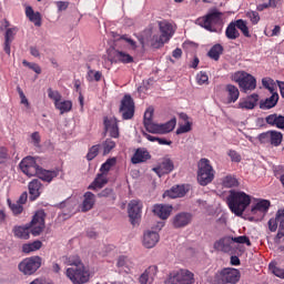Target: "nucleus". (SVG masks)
<instances>
[{
  "label": "nucleus",
  "instance_id": "nucleus-1",
  "mask_svg": "<svg viewBox=\"0 0 284 284\" xmlns=\"http://www.w3.org/2000/svg\"><path fill=\"white\" fill-rule=\"evenodd\" d=\"M43 230H45V212L40 210L36 212L29 224L26 226H16L13 229V234L17 239L28 241V239H30V233L32 236H41Z\"/></svg>",
  "mask_w": 284,
  "mask_h": 284
},
{
  "label": "nucleus",
  "instance_id": "nucleus-2",
  "mask_svg": "<svg viewBox=\"0 0 284 284\" xmlns=\"http://www.w3.org/2000/svg\"><path fill=\"white\" fill-rule=\"evenodd\" d=\"M229 209L235 216H243V212L250 207L252 196L243 191L231 190L226 199Z\"/></svg>",
  "mask_w": 284,
  "mask_h": 284
},
{
  "label": "nucleus",
  "instance_id": "nucleus-3",
  "mask_svg": "<svg viewBox=\"0 0 284 284\" xmlns=\"http://www.w3.org/2000/svg\"><path fill=\"white\" fill-rule=\"evenodd\" d=\"M197 183L200 185H210L214 181V169L210 164V160L201 159L197 164Z\"/></svg>",
  "mask_w": 284,
  "mask_h": 284
},
{
  "label": "nucleus",
  "instance_id": "nucleus-4",
  "mask_svg": "<svg viewBox=\"0 0 284 284\" xmlns=\"http://www.w3.org/2000/svg\"><path fill=\"white\" fill-rule=\"evenodd\" d=\"M221 17H223V13L214 10L209 12L206 16L197 18L195 23L209 32H216V28L214 26H217V23L221 22Z\"/></svg>",
  "mask_w": 284,
  "mask_h": 284
},
{
  "label": "nucleus",
  "instance_id": "nucleus-5",
  "mask_svg": "<svg viewBox=\"0 0 284 284\" xmlns=\"http://www.w3.org/2000/svg\"><path fill=\"white\" fill-rule=\"evenodd\" d=\"M194 273L190 270L180 268L171 272L166 280V284H194Z\"/></svg>",
  "mask_w": 284,
  "mask_h": 284
},
{
  "label": "nucleus",
  "instance_id": "nucleus-6",
  "mask_svg": "<svg viewBox=\"0 0 284 284\" xmlns=\"http://www.w3.org/2000/svg\"><path fill=\"white\" fill-rule=\"evenodd\" d=\"M42 262L43 260L39 255L26 257L19 263L18 270L24 276H32L41 267Z\"/></svg>",
  "mask_w": 284,
  "mask_h": 284
},
{
  "label": "nucleus",
  "instance_id": "nucleus-7",
  "mask_svg": "<svg viewBox=\"0 0 284 284\" xmlns=\"http://www.w3.org/2000/svg\"><path fill=\"white\" fill-rule=\"evenodd\" d=\"M65 276L73 284H84L90 281V271L85 270V265L82 264L73 268H67Z\"/></svg>",
  "mask_w": 284,
  "mask_h": 284
},
{
  "label": "nucleus",
  "instance_id": "nucleus-8",
  "mask_svg": "<svg viewBox=\"0 0 284 284\" xmlns=\"http://www.w3.org/2000/svg\"><path fill=\"white\" fill-rule=\"evenodd\" d=\"M233 79L235 83L240 85L242 92H252L253 90H256V78L245 71L236 72Z\"/></svg>",
  "mask_w": 284,
  "mask_h": 284
},
{
  "label": "nucleus",
  "instance_id": "nucleus-9",
  "mask_svg": "<svg viewBox=\"0 0 284 284\" xmlns=\"http://www.w3.org/2000/svg\"><path fill=\"white\" fill-rule=\"evenodd\" d=\"M119 112L122 114L123 121L134 119V100L132 95L125 94L120 103Z\"/></svg>",
  "mask_w": 284,
  "mask_h": 284
},
{
  "label": "nucleus",
  "instance_id": "nucleus-10",
  "mask_svg": "<svg viewBox=\"0 0 284 284\" xmlns=\"http://www.w3.org/2000/svg\"><path fill=\"white\" fill-rule=\"evenodd\" d=\"M40 168L41 166L37 164V160H34L32 156H27L20 162V170L27 176H37Z\"/></svg>",
  "mask_w": 284,
  "mask_h": 284
},
{
  "label": "nucleus",
  "instance_id": "nucleus-11",
  "mask_svg": "<svg viewBox=\"0 0 284 284\" xmlns=\"http://www.w3.org/2000/svg\"><path fill=\"white\" fill-rule=\"evenodd\" d=\"M141 210H143V203L139 200H132L129 203L128 212L131 224L136 225L141 219Z\"/></svg>",
  "mask_w": 284,
  "mask_h": 284
},
{
  "label": "nucleus",
  "instance_id": "nucleus-12",
  "mask_svg": "<svg viewBox=\"0 0 284 284\" xmlns=\"http://www.w3.org/2000/svg\"><path fill=\"white\" fill-rule=\"evenodd\" d=\"M261 143H271L273 148H278L283 143V133L278 131H268L260 134Z\"/></svg>",
  "mask_w": 284,
  "mask_h": 284
},
{
  "label": "nucleus",
  "instance_id": "nucleus-13",
  "mask_svg": "<svg viewBox=\"0 0 284 284\" xmlns=\"http://www.w3.org/2000/svg\"><path fill=\"white\" fill-rule=\"evenodd\" d=\"M214 250H217L219 252H224L226 254H230V252H234V237L232 236H224L220 240H217L214 245Z\"/></svg>",
  "mask_w": 284,
  "mask_h": 284
},
{
  "label": "nucleus",
  "instance_id": "nucleus-14",
  "mask_svg": "<svg viewBox=\"0 0 284 284\" xmlns=\"http://www.w3.org/2000/svg\"><path fill=\"white\" fill-rule=\"evenodd\" d=\"M158 176H163V174H170L174 172V162L170 158H163L158 166L152 169Z\"/></svg>",
  "mask_w": 284,
  "mask_h": 284
},
{
  "label": "nucleus",
  "instance_id": "nucleus-15",
  "mask_svg": "<svg viewBox=\"0 0 284 284\" xmlns=\"http://www.w3.org/2000/svg\"><path fill=\"white\" fill-rule=\"evenodd\" d=\"M176 128V118L171 119L170 121L163 124H155L151 134H169Z\"/></svg>",
  "mask_w": 284,
  "mask_h": 284
},
{
  "label": "nucleus",
  "instance_id": "nucleus-16",
  "mask_svg": "<svg viewBox=\"0 0 284 284\" xmlns=\"http://www.w3.org/2000/svg\"><path fill=\"white\" fill-rule=\"evenodd\" d=\"M104 130L110 133L112 139H119V121L116 118H104Z\"/></svg>",
  "mask_w": 284,
  "mask_h": 284
},
{
  "label": "nucleus",
  "instance_id": "nucleus-17",
  "mask_svg": "<svg viewBox=\"0 0 284 284\" xmlns=\"http://www.w3.org/2000/svg\"><path fill=\"white\" fill-rule=\"evenodd\" d=\"M190 223H192V214L190 213H178L173 217V226L175 229L186 227V225H190Z\"/></svg>",
  "mask_w": 284,
  "mask_h": 284
},
{
  "label": "nucleus",
  "instance_id": "nucleus-18",
  "mask_svg": "<svg viewBox=\"0 0 284 284\" xmlns=\"http://www.w3.org/2000/svg\"><path fill=\"white\" fill-rule=\"evenodd\" d=\"M153 214L165 221L170 219V214H172V206L166 204H155L153 206Z\"/></svg>",
  "mask_w": 284,
  "mask_h": 284
},
{
  "label": "nucleus",
  "instance_id": "nucleus-19",
  "mask_svg": "<svg viewBox=\"0 0 284 284\" xmlns=\"http://www.w3.org/2000/svg\"><path fill=\"white\" fill-rule=\"evenodd\" d=\"M160 28V32L162 38H165V41H170L172 37H174V27L172 23L168 22L166 20H162L158 22Z\"/></svg>",
  "mask_w": 284,
  "mask_h": 284
},
{
  "label": "nucleus",
  "instance_id": "nucleus-20",
  "mask_svg": "<svg viewBox=\"0 0 284 284\" xmlns=\"http://www.w3.org/2000/svg\"><path fill=\"white\" fill-rule=\"evenodd\" d=\"M30 201H37L41 196V190H43V184L40 180H32L29 185Z\"/></svg>",
  "mask_w": 284,
  "mask_h": 284
},
{
  "label": "nucleus",
  "instance_id": "nucleus-21",
  "mask_svg": "<svg viewBox=\"0 0 284 284\" xmlns=\"http://www.w3.org/2000/svg\"><path fill=\"white\" fill-rule=\"evenodd\" d=\"M225 93H226V103H236L239 98L241 97V91L234 84H226L225 85Z\"/></svg>",
  "mask_w": 284,
  "mask_h": 284
},
{
  "label": "nucleus",
  "instance_id": "nucleus-22",
  "mask_svg": "<svg viewBox=\"0 0 284 284\" xmlns=\"http://www.w3.org/2000/svg\"><path fill=\"white\" fill-rule=\"evenodd\" d=\"M267 125L272 128H277L278 130H284V115L272 113L265 118Z\"/></svg>",
  "mask_w": 284,
  "mask_h": 284
},
{
  "label": "nucleus",
  "instance_id": "nucleus-23",
  "mask_svg": "<svg viewBox=\"0 0 284 284\" xmlns=\"http://www.w3.org/2000/svg\"><path fill=\"white\" fill-rule=\"evenodd\" d=\"M159 240H160L159 233L154 231H149L144 233L143 245L148 250H152V247L156 246V243H159Z\"/></svg>",
  "mask_w": 284,
  "mask_h": 284
},
{
  "label": "nucleus",
  "instance_id": "nucleus-24",
  "mask_svg": "<svg viewBox=\"0 0 284 284\" xmlns=\"http://www.w3.org/2000/svg\"><path fill=\"white\" fill-rule=\"evenodd\" d=\"M36 176L45 183H52V181L59 176V171L44 170L40 166Z\"/></svg>",
  "mask_w": 284,
  "mask_h": 284
},
{
  "label": "nucleus",
  "instance_id": "nucleus-25",
  "mask_svg": "<svg viewBox=\"0 0 284 284\" xmlns=\"http://www.w3.org/2000/svg\"><path fill=\"white\" fill-rule=\"evenodd\" d=\"M118 45L120 48H125L126 50H136V41L128 34H122L116 39Z\"/></svg>",
  "mask_w": 284,
  "mask_h": 284
},
{
  "label": "nucleus",
  "instance_id": "nucleus-26",
  "mask_svg": "<svg viewBox=\"0 0 284 284\" xmlns=\"http://www.w3.org/2000/svg\"><path fill=\"white\" fill-rule=\"evenodd\" d=\"M256 103H258V94L253 93L247 99L241 100L239 102V108L241 110H254L256 108Z\"/></svg>",
  "mask_w": 284,
  "mask_h": 284
},
{
  "label": "nucleus",
  "instance_id": "nucleus-27",
  "mask_svg": "<svg viewBox=\"0 0 284 284\" xmlns=\"http://www.w3.org/2000/svg\"><path fill=\"white\" fill-rule=\"evenodd\" d=\"M278 99V93H273L271 97L260 101V109L272 110V108H276Z\"/></svg>",
  "mask_w": 284,
  "mask_h": 284
},
{
  "label": "nucleus",
  "instance_id": "nucleus-28",
  "mask_svg": "<svg viewBox=\"0 0 284 284\" xmlns=\"http://www.w3.org/2000/svg\"><path fill=\"white\" fill-rule=\"evenodd\" d=\"M16 34H17L16 28L7 29L6 34H4V47H3L6 54H10L11 45H12V42L14 41Z\"/></svg>",
  "mask_w": 284,
  "mask_h": 284
},
{
  "label": "nucleus",
  "instance_id": "nucleus-29",
  "mask_svg": "<svg viewBox=\"0 0 284 284\" xmlns=\"http://www.w3.org/2000/svg\"><path fill=\"white\" fill-rule=\"evenodd\" d=\"M185 194H187V189H185V185H176L171 190L165 191L164 196H169V199H182V196Z\"/></svg>",
  "mask_w": 284,
  "mask_h": 284
},
{
  "label": "nucleus",
  "instance_id": "nucleus-30",
  "mask_svg": "<svg viewBox=\"0 0 284 284\" xmlns=\"http://www.w3.org/2000/svg\"><path fill=\"white\" fill-rule=\"evenodd\" d=\"M113 59L118 63H134V58L130 55V53H126L125 51L115 50L113 52Z\"/></svg>",
  "mask_w": 284,
  "mask_h": 284
},
{
  "label": "nucleus",
  "instance_id": "nucleus-31",
  "mask_svg": "<svg viewBox=\"0 0 284 284\" xmlns=\"http://www.w3.org/2000/svg\"><path fill=\"white\" fill-rule=\"evenodd\" d=\"M154 116V109L153 108H149L146 109V111L144 112V119H143V123H144V128L146 130V132H151L154 130L155 125L154 122L152 121Z\"/></svg>",
  "mask_w": 284,
  "mask_h": 284
},
{
  "label": "nucleus",
  "instance_id": "nucleus-32",
  "mask_svg": "<svg viewBox=\"0 0 284 284\" xmlns=\"http://www.w3.org/2000/svg\"><path fill=\"white\" fill-rule=\"evenodd\" d=\"M271 205L272 203L270 200H260L254 206H252L251 212L252 214H258V212L262 214H267Z\"/></svg>",
  "mask_w": 284,
  "mask_h": 284
},
{
  "label": "nucleus",
  "instance_id": "nucleus-33",
  "mask_svg": "<svg viewBox=\"0 0 284 284\" xmlns=\"http://www.w3.org/2000/svg\"><path fill=\"white\" fill-rule=\"evenodd\" d=\"M148 160H150V152L143 149H138L131 159V163L136 165L139 163H145Z\"/></svg>",
  "mask_w": 284,
  "mask_h": 284
},
{
  "label": "nucleus",
  "instance_id": "nucleus-34",
  "mask_svg": "<svg viewBox=\"0 0 284 284\" xmlns=\"http://www.w3.org/2000/svg\"><path fill=\"white\" fill-rule=\"evenodd\" d=\"M226 284H236L241 281V271L237 268H224Z\"/></svg>",
  "mask_w": 284,
  "mask_h": 284
},
{
  "label": "nucleus",
  "instance_id": "nucleus-35",
  "mask_svg": "<svg viewBox=\"0 0 284 284\" xmlns=\"http://www.w3.org/2000/svg\"><path fill=\"white\" fill-rule=\"evenodd\" d=\"M94 203H97L94 193L85 192L81 209L82 212H90L94 207Z\"/></svg>",
  "mask_w": 284,
  "mask_h": 284
},
{
  "label": "nucleus",
  "instance_id": "nucleus-36",
  "mask_svg": "<svg viewBox=\"0 0 284 284\" xmlns=\"http://www.w3.org/2000/svg\"><path fill=\"white\" fill-rule=\"evenodd\" d=\"M26 17L31 21V23H34L37 28H41V13L34 12V9L32 7L26 8Z\"/></svg>",
  "mask_w": 284,
  "mask_h": 284
},
{
  "label": "nucleus",
  "instance_id": "nucleus-37",
  "mask_svg": "<svg viewBox=\"0 0 284 284\" xmlns=\"http://www.w3.org/2000/svg\"><path fill=\"white\" fill-rule=\"evenodd\" d=\"M104 185H108V175L105 173H98L94 181L89 185V190H101Z\"/></svg>",
  "mask_w": 284,
  "mask_h": 284
},
{
  "label": "nucleus",
  "instance_id": "nucleus-38",
  "mask_svg": "<svg viewBox=\"0 0 284 284\" xmlns=\"http://www.w3.org/2000/svg\"><path fill=\"white\" fill-rule=\"evenodd\" d=\"M236 21H232L225 30V37L226 39H230L231 41H235V39H239L241 37V32L236 29Z\"/></svg>",
  "mask_w": 284,
  "mask_h": 284
},
{
  "label": "nucleus",
  "instance_id": "nucleus-39",
  "mask_svg": "<svg viewBox=\"0 0 284 284\" xmlns=\"http://www.w3.org/2000/svg\"><path fill=\"white\" fill-rule=\"evenodd\" d=\"M224 48L221 45V43L214 44L207 52V58L212 59L213 61H219L221 59V54L224 52Z\"/></svg>",
  "mask_w": 284,
  "mask_h": 284
},
{
  "label": "nucleus",
  "instance_id": "nucleus-40",
  "mask_svg": "<svg viewBox=\"0 0 284 284\" xmlns=\"http://www.w3.org/2000/svg\"><path fill=\"white\" fill-rule=\"evenodd\" d=\"M43 247V242L42 241H34L32 243H27L22 245V252L23 254H30L32 252H37Z\"/></svg>",
  "mask_w": 284,
  "mask_h": 284
},
{
  "label": "nucleus",
  "instance_id": "nucleus-41",
  "mask_svg": "<svg viewBox=\"0 0 284 284\" xmlns=\"http://www.w3.org/2000/svg\"><path fill=\"white\" fill-rule=\"evenodd\" d=\"M150 45L154 48L155 50H159V48H163L165 43H168L169 40H165L162 34H153L150 40H148Z\"/></svg>",
  "mask_w": 284,
  "mask_h": 284
},
{
  "label": "nucleus",
  "instance_id": "nucleus-42",
  "mask_svg": "<svg viewBox=\"0 0 284 284\" xmlns=\"http://www.w3.org/2000/svg\"><path fill=\"white\" fill-rule=\"evenodd\" d=\"M64 265H68L69 268H74L83 265L81 257L79 255H69L64 256Z\"/></svg>",
  "mask_w": 284,
  "mask_h": 284
},
{
  "label": "nucleus",
  "instance_id": "nucleus-43",
  "mask_svg": "<svg viewBox=\"0 0 284 284\" xmlns=\"http://www.w3.org/2000/svg\"><path fill=\"white\" fill-rule=\"evenodd\" d=\"M55 110H59L60 114H67L68 112H72V101L63 100L59 101L54 105Z\"/></svg>",
  "mask_w": 284,
  "mask_h": 284
},
{
  "label": "nucleus",
  "instance_id": "nucleus-44",
  "mask_svg": "<svg viewBox=\"0 0 284 284\" xmlns=\"http://www.w3.org/2000/svg\"><path fill=\"white\" fill-rule=\"evenodd\" d=\"M235 26L239 31L242 32L246 39H252V33H250V27H247V21L243 19L235 20Z\"/></svg>",
  "mask_w": 284,
  "mask_h": 284
},
{
  "label": "nucleus",
  "instance_id": "nucleus-45",
  "mask_svg": "<svg viewBox=\"0 0 284 284\" xmlns=\"http://www.w3.org/2000/svg\"><path fill=\"white\" fill-rule=\"evenodd\" d=\"M211 284H227L225 268L217 271L214 276L210 278Z\"/></svg>",
  "mask_w": 284,
  "mask_h": 284
},
{
  "label": "nucleus",
  "instance_id": "nucleus-46",
  "mask_svg": "<svg viewBox=\"0 0 284 284\" xmlns=\"http://www.w3.org/2000/svg\"><path fill=\"white\" fill-rule=\"evenodd\" d=\"M114 165H116V158L108 159L100 168L101 174L108 175V172H110Z\"/></svg>",
  "mask_w": 284,
  "mask_h": 284
},
{
  "label": "nucleus",
  "instance_id": "nucleus-47",
  "mask_svg": "<svg viewBox=\"0 0 284 284\" xmlns=\"http://www.w3.org/2000/svg\"><path fill=\"white\" fill-rule=\"evenodd\" d=\"M100 150H101V144L92 145L87 153V156H85L87 161H94V159L99 156Z\"/></svg>",
  "mask_w": 284,
  "mask_h": 284
},
{
  "label": "nucleus",
  "instance_id": "nucleus-48",
  "mask_svg": "<svg viewBox=\"0 0 284 284\" xmlns=\"http://www.w3.org/2000/svg\"><path fill=\"white\" fill-rule=\"evenodd\" d=\"M222 185L224 187H239V180L235 176L226 175L222 181Z\"/></svg>",
  "mask_w": 284,
  "mask_h": 284
},
{
  "label": "nucleus",
  "instance_id": "nucleus-49",
  "mask_svg": "<svg viewBox=\"0 0 284 284\" xmlns=\"http://www.w3.org/2000/svg\"><path fill=\"white\" fill-rule=\"evenodd\" d=\"M88 81H101V79H103V73L101 71H95L90 69L89 67V71H88V75H87Z\"/></svg>",
  "mask_w": 284,
  "mask_h": 284
},
{
  "label": "nucleus",
  "instance_id": "nucleus-50",
  "mask_svg": "<svg viewBox=\"0 0 284 284\" xmlns=\"http://www.w3.org/2000/svg\"><path fill=\"white\" fill-rule=\"evenodd\" d=\"M102 148H103V155L105 156V154H110V152H112V150L116 148V143L110 139H106L102 143Z\"/></svg>",
  "mask_w": 284,
  "mask_h": 284
},
{
  "label": "nucleus",
  "instance_id": "nucleus-51",
  "mask_svg": "<svg viewBox=\"0 0 284 284\" xmlns=\"http://www.w3.org/2000/svg\"><path fill=\"white\" fill-rule=\"evenodd\" d=\"M8 203H9V207H10L12 214H14V216H19V214H21L23 212V204H20L19 202L11 203L10 200H8Z\"/></svg>",
  "mask_w": 284,
  "mask_h": 284
},
{
  "label": "nucleus",
  "instance_id": "nucleus-52",
  "mask_svg": "<svg viewBox=\"0 0 284 284\" xmlns=\"http://www.w3.org/2000/svg\"><path fill=\"white\" fill-rule=\"evenodd\" d=\"M48 97L51 99V101H53L54 105H57V103L62 99L61 93L59 91L52 90V88L48 89Z\"/></svg>",
  "mask_w": 284,
  "mask_h": 284
},
{
  "label": "nucleus",
  "instance_id": "nucleus-53",
  "mask_svg": "<svg viewBox=\"0 0 284 284\" xmlns=\"http://www.w3.org/2000/svg\"><path fill=\"white\" fill-rule=\"evenodd\" d=\"M233 243H239L240 245H247V247H252V241H250V237L246 235L233 237Z\"/></svg>",
  "mask_w": 284,
  "mask_h": 284
},
{
  "label": "nucleus",
  "instance_id": "nucleus-54",
  "mask_svg": "<svg viewBox=\"0 0 284 284\" xmlns=\"http://www.w3.org/2000/svg\"><path fill=\"white\" fill-rule=\"evenodd\" d=\"M247 19H250L253 26H256L261 21V16L256 11H248L246 13Z\"/></svg>",
  "mask_w": 284,
  "mask_h": 284
},
{
  "label": "nucleus",
  "instance_id": "nucleus-55",
  "mask_svg": "<svg viewBox=\"0 0 284 284\" xmlns=\"http://www.w3.org/2000/svg\"><path fill=\"white\" fill-rule=\"evenodd\" d=\"M22 65L30 68V70H33V72H36V74H41V67L37 63H32V62H28V60H23Z\"/></svg>",
  "mask_w": 284,
  "mask_h": 284
},
{
  "label": "nucleus",
  "instance_id": "nucleus-56",
  "mask_svg": "<svg viewBox=\"0 0 284 284\" xmlns=\"http://www.w3.org/2000/svg\"><path fill=\"white\" fill-rule=\"evenodd\" d=\"M196 81L199 85H205V83H209L210 77H207L206 72L201 71L196 77Z\"/></svg>",
  "mask_w": 284,
  "mask_h": 284
},
{
  "label": "nucleus",
  "instance_id": "nucleus-57",
  "mask_svg": "<svg viewBox=\"0 0 284 284\" xmlns=\"http://www.w3.org/2000/svg\"><path fill=\"white\" fill-rule=\"evenodd\" d=\"M186 132H192V123L191 122H186L183 125H180L176 129V134H186Z\"/></svg>",
  "mask_w": 284,
  "mask_h": 284
},
{
  "label": "nucleus",
  "instance_id": "nucleus-58",
  "mask_svg": "<svg viewBox=\"0 0 284 284\" xmlns=\"http://www.w3.org/2000/svg\"><path fill=\"white\" fill-rule=\"evenodd\" d=\"M151 278V281H154V277L156 276L159 272V267L156 265L149 266L148 270L144 271Z\"/></svg>",
  "mask_w": 284,
  "mask_h": 284
},
{
  "label": "nucleus",
  "instance_id": "nucleus-59",
  "mask_svg": "<svg viewBox=\"0 0 284 284\" xmlns=\"http://www.w3.org/2000/svg\"><path fill=\"white\" fill-rule=\"evenodd\" d=\"M114 194V191L110 187H106L102 190L100 193H98L99 199H108L109 196H112Z\"/></svg>",
  "mask_w": 284,
  "mask_h": 284
},
{
  "label": "nucleus",
  "instance_id": "nucleus-60",
  "mask_svg": "<svg viewBox=\"0 0 284 284\" xmlns=\"http://www.w3.org/2000/svg\"><path fill=\"white\" fill-rule=\"evenodd\" d=\"M229 156L234 163H241V154L234 150L229 151Z\"/></svg>",
  "mask_w": 284,
  "mask_h": 284
},
{
  "label": "nucleus",
  "instance_id": "nucleus-61",
  "mask_svg": "<svg viewBox=\"0 0 284 284\" xmlns=\"http://www.w3.org/2000/svg\"><path fill=\"white\" fill-rule=\"evenodd\" d=\"M278 220L276 217H273L268 221V230L270 232H276L278 230Z\"/></svg>",
  "mask_w": 284,
  "mask_h": 284
},
{
  "label": "nucleus",
  "instance_id": "nucleus-62",
  "mask_svg": "<svg viewBox=\"0 0 284 284\" xmlns=\"http://www.w3.org/2000/svg\"><path fill=\"white\" fill-rule=\"evenodd\" d=\"M276 221H278L280 225L282 227H284V209H280L277 212H276Z\"/></svg>",
  "mask_w": 284,
  "mask_h": 284
},
{
  "label": "nucleus",
  "instance_id": "nucleus-63",
  "mask_svg": "<svg viewBox=\"0 0 284 284\" xmlns=\"http://www.w3.org/2000/svg\"><path fill=\"white\" fill-rule=\"evenodd\" d=\"M118 267H128V257L125 255L118 258Z\"/></svg>",
  "mask_w": 284,
  "mask_h": 284
},
{
  "label": "nucleus",
  "instance_id": "nucleus-64",
  "mask_svg": "<svg viewBox=\"0 0 284 284\" xmlns=\"http://www.w3.org/2000/svg\"><path fill=\"white\" fill-rule=\"evenodd\" d=\"M141 284H150L152 283V277H150L145 272L140 276Z\"/></svg>",
  "mask_w": 284,
  "mask_h": 284
}]
</instances>
